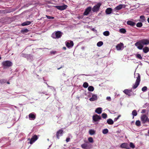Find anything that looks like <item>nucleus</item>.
Here are the masks:
<instances>
[{"mask_svg": "<svg viewBox=\"0 0 149 149\" xmlns=\"http://www.w3.org/2000/svg\"><path fill=\"white\" fill-rule=\"evenodd\" d=\"M141 120L143 123H145L146 122H149V118L146 115H143L141 116Z\"/></svg>", "mask_w": 149, "mask_h": 149, "instance_id": "0eeeda50", "label": "nucleus"}, {"mask_svg": "<svg viewBox=\"0 0 149 149\" xmlns=\"http://www.w3.org/2000/svg\"><path fill=\"white\" fill-rule=\"evenodd\" d=\"M103 35L106 36H109V32L108 31H106L103 33Z\"/></svg>", "mask_w": 149, "mask_h": 149, "instance_id": "c756f323", "label": "nucleus"}, {"mask_svg": "<svg viewBox=\"0 0 149 149\" xmlns=\"http://www.w3.org/2000/svg\"><path fill=\"white\" fill-rule=\"evenodd\" d=\"M7 83V84H10V83H9V81H8Z\"/></svg>", "mask_w": 149, "mask_h": 149, "instance_id": "5fc2aeb1", "label": "nucleus"}, {"mask_svg": "<svg viewBox=\"0 0 149 149\" xmlns=\"http://www.w3.org/2000/svg\"><path fill=\"white\" fill-rule=\"evenodd\" d=\"M51 54H55L56 53V52L52 51L51 52Z\"/></svg>", "mask_w": 149, "mask_h": 149, "instance_id": "de8ad7c7", "label": "nucleus"}, {"mask_svg": "<svg viewBox=\"0 0 149 149\" xmlns=\"http://www.w3.org/2000/svg\"><path fill=\"white\" fill-rule=\"evenodd\" d=\"M66 45L68 48L72 47L73 46L74 43L72 41H70V42H67L66 44Z\"/></svg>", "mask_w": 149, "mask_h": 149, "instance_id": "a211bd4d", "label": "nucleus"}, {"mask_svg": "<svg viewBox=\"0 0 149 149\" xmlns=\"http://www.w3.org/2000/svg\"><path fill=\"white\" fill-rule=\"evenodd\" d=\"M31 23V22L29 21H26L25 22H24L21 24L22 26H25L28 25H30Z\"/></svg>", "mask_w": 149, "mask_h": 149, "instance_id": "5701e85b", "label": "nucleus"}, {"mask_svg": "<svg viewBox=\"0 0 149 149\" xmlns=\"http://www.w3.org/2000/svg\"><path fill=\"white\" fill-rule=\"evenodd\" d=\"M120 116H121V115H119L117 117L115 118H114V121H117Z\"/></svg>", "mask_w": 149, "mask_h": 149, "instance_id": "a18cd8bd", "label": "nucleus"}, {"mask_svg": "<svg viewBox=\"0 0 149 149\" xmlns=\"http://www.w3.org/2000/svg\"><path fill=\"white\" fill-rule=\"evenodd\" d=\"M29 117L30 120H34L36 118V116L32 113H30L29 115Z\"/></svg>", "mask_w": 149, "mask_h": 149, "instance_id": "aec40b11", "label": "nucleus"}, {"mask_svg": "<svg viewBox=\"0 0 149 149\" xmlns=\"http://www.w3.org/2000/svg\"><path fill=\"white\" fill-rule=\"evenodd\" d=\"M102 118H106L107 117V115L106 113H103L102 114Z\"/></svg>", "mask_w": 149, "mask_h": 149, "instance_id": "ea45409f", "label": "nucleus"}, {"mask_svg": "<svg viewBox=\"0 0 149 149\" xmlns=\"http://www.w3.org/2000/svg\"><path fill=\"white\" fill-rule=\"evenodd\" d=\"M120 147L121 148H125L127 149H130V147L128 144L126 143H122L120 145Z\"/></svg>", "mask_w": 149, "mask_h": 149, "instance_id": "2eb2a0df", "label": "nucleus"}, {"mask_svg": "<svg viewBox=\"0 0 149 149\" xmlns=\"http://www.w3.org/2000/svg\"><path fill=\"white\" fill-rule=\"evenodd\" d=\"M107 123L108 124L110 125H111L113 124L114 122L113 120L111 118L108 119L107 120Z\"/></svg>", "mask_w": 149, "mask_h": 149, "instance_id": "393cba45", "label": "nucleus"}, {"mask_svg": "<svg viewBox=\"0 0 149 149\" xmlns=\"http://www.w3.org/2000/svg\"><path fill=\"white\" fill-rule=\"evenodd\" d=\"M63 133V131L62 130L60 129L56 133V136L57 139H59L60 136H61Z\"/></svg>", "mask_w": 149, "mask_h": 149, "instance_id": "f8f14e48", "label": "nucleus"}, {"mask_svg": "<svg viewBox=\"0 0 149 149\" xmlns=\"http://www.w3.org/2000/svg\"><path fill=\"white\" fill-rule=\"evenodd\" d=\"M62 35V33L59 31H56L55 33H53L52 34V37L53 38H60Z\"/></svg>", "mask_w": 149, "mask_h": 149, "instance_id": "7ed1b4c3", "label": "nucleus"}, {"mask_svg": "<svg viewBox=\"0 0 149 149\" xmlns=\"http://www.w3.org/2000/svg\"><path fill=\"white\" fill-rule=\"evenodd\" d=\"M101 5V3H98L96 5L93 6L92 8V10L93 12H97L99 10L100 7Z\"/></svg>", "mask_w": 149, "mask_h": 149, "instance_id": "39448f33", "label": "nucleus"}, {"mask_svg": "<svg viewBox=\"0 0 149 149\" xmlns=\"http://www.w3.org/2000/svg\"><path fill=\"white\" fill-rule=\"evenodd\" d=\"M88 141L89 142L93 143V138L92 137H90L88 139Z\"/></svg>", "mask_w": 149, "mask_h": 149, "instance_id": "58836bf2", "label": "nucleus"}, {"mask_svg": "<svg viewBox=\"0 0 149 149\" xmlns=\"http://www.w3.org/2000/svg\"><path fill=\"white\" fill-rule=\"evenodd\" d=\"M123 92L127 95L130 96L132 95L131 93L132 92V90L127 89H125L124 90Z\"/></svg>", "mask_w": 149, "mask_h": 149, "instance_id": "4468645a", "label": "nucleus"}, {"mask_svg": "<svg viewBox=\"0 0 149 149\" xmlns=\"http://www.w3.org/2000/svg\"><path fill=\"white\" fill-rule=\"evenodd\" d=\"M70 138H67L66 139V141L67 142H68L70 141Z\"/></svg>", "mask_w": 149, "mask_h": 149, "instance_id": "49530a36", "label": "nucleus"}, {"mask_svg": "<svg viewBox=\"0 0 149 149\" xmlns=\"http://www.w3.org/2000/svg\"><path fill=\"white\" fill-rule=\"evenodd\" d=\"M81 147L83 149H91L92 146L86 141L85 143L81 144Z\"/></svg>", "mask_w": 149, "mask_h": 149, "instance_id": "f03ea898", "label": "nucleus"}, {"mask_svg": "<svg viewBox=\"0 0 149 149\" xmlns=\"http://www.w3.org/2000/svg\"><path fill=\"white\" fill-rule=\"evenodd\" d=\"M143 45H148L149 44V40L146 39H143L141 40Z\"/></svg>", "mask_w": 149, "mask_h": 149, "instance_id": "dca6fc26", "label": "nucleus"}, {"mask_svg": "<svg viewBox=\"0 0 149 149\" xmlns=\"http://www.w3.org/2000/svg\"><path fill=\"white\" fill-rule=\"evenodd\" d=\"M147 87L146 86H145L142 88V91L143 92H145L147 91Z\"/></svg>", "mask_w": 149, "mask_h": 149, "instance_id": "a19ab883", "label": "nucleus"}, {"mask_svg": "<svg viewBox=\"0 0 149 149\" xmlns=\"http://www.w3.org/2000/svg\"><path fill=\"white\" fill-rule=\"evenodd\" d=\"M108 130L107 129H104L102 131V133L104 134H106L108 132Z\"/></svg>", "mask_w": 149, "mask_h": 149, "instance_id": "e433bc0d", "label": "nucleus"}, {"mask_svg": "<svg viewBox=\"0 0 149 149\" xmlns=\"http://www.w3.org/2000/svg\"><path fill=\"white\" fill-rule=\"evenodd\" d=\"M142 25L143 24L140 22L137 23L136 24V26L138 27H141Z\"/></svg>", "mask_w": 149, "mask_h": 149, "instance_id": "72a5a7b5", "label": "nucleus"}, {"mask_svg": "<svg viewBox=\"0 0 149 149\" xmlns=\"http://www.w3.org/2000/svg\"><path fill=\"white\" fill-rule=\"evenodd\" d=\"M88 90L90 91H93L94 90V88L92 86H90L88 88Z\"/></svg>", "mask_w": 149, "mask_h": 149, "instance_id": "cd10ccee", "label": "nucleus"}, {"mask_svg": "<svg viewBox=\"0 0 149 149\" xmlns=\"http://www.w3.org/2000/svg\"><path fill=\"white\" fill-rule=\"evenodd\" d=\"M83 86L84 88H87L88 86V84L87 82H85L83 84Z\"/></svg>", "mask_w": 149, "mask_h": 149, "instance_id": "c9c22d12", "label": "nucleus"}, {"mask_svg": "<svg viewBox=\"0 0 149 149\" xmlns=\"http://www.w3.org/2000/svg\"><path fill=\"white\" fill-rule=\"evenodd\" d=\"M92 10V7L91 6L88 7L86 8L83 13L84 15L86 16L88 15Z\"/></svg>", "mask_w": 149, "mask_h": 149, "instance_id": "6e6552de", "label": "nucleus"}, {"mask_svg": "<svg viewBox=\"0 0 149 149\" xmlns=\"http://www.w3.org/2000/svg\"><path fill=\"white\" fill-rule=\"evenodd\" d=\"M148 134H149V130H148Z\"/></svg>", "mask_w": 149, "mask_h": 149, "instance_id": "6e6d98bb", "label": "nucleus"}, {"mask_svg": "<svg viewBox=\"0 0 149 149\" xmlns=\"http://www.w3.org/2000/svg\"><path fill=\"white\" fill-rule=\"evenodd\" d=\"M102 109L100 107H98L95 110V112L98 114L101 113Z\"/></svg>", "mask_w": 149, "mask_h": 149, "instance_id": "4be33fe9", "label": "nucleus"}, {"mask_svg": "<svg viewBox=\"0 0 149 149\" xmlns=\"http://www.w3.org/2000/svg\"><path fill=\"white\" fill-rule=\"evenodd\" d=\"M120 33H125L126 32V30L123 28H122L120 29Z\"/></svg>", "mask_w": 149, "mask_h": 149, "instance_id": "4c0bfd02", "label": "nucleus"}, {"mask_svg": "<svg viewBox=\"0 0 149 149\" xmlns=\"http://www.w3.org/2000/svg\"><path fill=\"white\" fill-rule=\"evenodd\" d=\"M38 138L36 135H34L32 136V137L31 139L30 142V143L31 144H32L33 143L35 142L36 140H37Z\"/></svg>", "mask_w": 149, "mask_h": 149, "instance_id": "ddd939ff", "label": "nucleus"}, {"mask_svg": "<svg viewBox=\"0 0 149 149\" xmlns=\"http://www.w3.org/2000/svg\"><path fill=\"white\" fill-rule=\"evenodd\" d=\"M112 10V9L111 8H108L105 10V13L107 14H110L111 13Z\"/></svg>", "mask_w": 149, "mask_h": 149, "instance_id": "6ab92c4d", "label": "nucleus"}, {"mask_svg": "<svg viewBox=\"0 0 149 149\" xmlns=\"http://www.w3.org/2000/svg\"><path fill=\"white\" fill-rule=\"evenodd\" d=\"M68 6L65 4H64L63 6H56L55 7L58 10H65L67 8Z\"/></svg>", "mask_w": 149, "mask_h": 149, "instance_id": "9d476101", "label": "nucleus"}, {"mask_svg": "<svg viewBox=\"0 0 149 149\" xmlns=\"http://www.w3.org/2000/svg\"><path fill=\"white\" fill-rule=\"evenodd\" d=\"M148 11H149V8H148Z\"/></svg>", "mask_w": 149, "mask_h": 149, "instance_id": "4d7b16f0", "label": "nucleus"}, {"mask_svg": "<svg viewBox=\"0 0 149 149\" xmlns=\"http://www.w3.org/2000/svg\"><path fill=\"white\" fill-rule=\"evenodd\" d=\"M146 112V110L145 109H143L142 111V113H145Z\"/></svg>", "mask_w": 149, "mask_h": 149, "instance_id": "09e8293b", "label": "nucleus"}, {"mask_svg": "<svg viewBox=\"0 0 149 149\" xmlns=\"http://www.w3.org/2000/svg\"><path fill=\"white\" fill-rule=\"evenodd\" d=\"M123 46V43L120 42L116 46V48L118 50H122L124 48Z\"/></svg>", "mask_w": 149, "mask_h": 149, "instance_id": "9b49d317", "label": "nucleus"}, {"mask_svg": "<svg viewBox=\"0 0 149 149\" xmlns=\"http://www.w3.org/2000/svg\"><path fill=\"white\" fill-rule=\"evenodd\" d=\"M125 6L124 5L121 4L115 7V9L116 10H119L122 9L123 8H125Z\"/></svg>", "mask_w": 149, "mask_h": 149, "instance_id": "f3484780", "label": "nucleus"}, {"mask_svg": "<svg viewBox=\"0 0 149 149\" xmlns=\"http://www.w3.org/2000/svg\"><path fill=\"white\" fill-rule=\"evenodd\" d=\"M97 99V95H92V97L90 98L89 100L91 101H93L96 100Z\"/></svg>", "mask_w": 149, "mask_h": 149, "instance_id": "412c9836", "label": "nucleus"}, {"mask_svg": "<svg viewBox=\"0 0 149 149\" xmlns=\"http://www.w3.org/2000/svg\"><path fill=\"white\" fill-rule=\"evenodd\" d=\"M62 68V66H61V67H60V68H57V69H58V70H59L60 69H61V68Z\"/></svg>", "mask_w": 149, "mask_h": 149, "instance_id": "603ef678", "label": "nucleus"}, {"mask_svg": "<svg viewBox=\"0 0 149 149\" xmlns=\"http://www.w3.org/2000/svg\"><path fill=\"white\" fill-rule=\"evenodd\" d=\"M101 119V117L97 114H95L93 116V120L95 122L98 121Z\"/></svg>", "mask_w": 149, "mask_h": 149, "instance_id": "1a4fd4ad", "label": "nucleus"}, {"mask_svg": "<svg viewBox=\"0 0 149 149\" xmlns=\"http://www.w3.org/2000/svg\"><path fill=\"white\" fill-rule=\"evenodd\" d=\"M132 114L133 116H136L137 114V113L136 110H134L132 111Z\"/></svg>", "mask_w": 149, "mask_h": 149, "instance_id": "473e14b6", "label": "nucleus"}, {"mask_svg": "<svg viewBox=\"0 0 149 149\" xmlns=\"http://www.w3.org/2000/svg\"><path fill=\"white\" fill-rule=\"evenodd\" d=\"M63 49L64 50H65L66 49V48L65 47H63Z\"/></svg>", "mask_w": 149, "mask_h": 149, "instance_id": "3c124183", "label": "nucleus"}, {"mask_svg": "<svg viewBox=\"0 0 149 149\" xmlns=\"http://www.w3.org/2000/svg\"><path fill=\"white\" fill-rule=\"evenodd\" d=\"M130 147L132 148H135V146L134 144L132 142L130 143Z\"/></svg>", "mask_w": 149, "mask_h": 149, "instance_id": "79ce46f5", "label": "nucleus"}, {"mask_svg": "<svg viewBox=\"0 0 149 149\" xmlns=\"http://www.w3.org/2000/svg\"><path fill=\"white\" fill-rule=\"evenodd\" d=\"M134 77L136 78V79L134 84L132 87L134 89H135L137 88L141 81V76L139 73H136L135 74Z\"/></svg>", "mask_w": 149, "mask_h": 149, "instance_id": "f257e3e1", "label": "nucleus"}, {"mask_svg": "<svg viewBox=\"0 0 149 149\" xmlns=\"http://www.w3.org/2000/svg\"><path fill=\"white\" fill-rule=\"evenodd\" d=\"M135 125L137 126H140L141 125V122L139 120H137L135 123Z\"/></svg>", "mask_w": 149, "mask_h": 149, "instance_id": "2f4dec72", "label": "nucleus"}, {"mask_svg": "<svg viewBox=\"0 0 149 149\" xmlns=\"http://www.w3.org/2000/svg\"><path fill=\"white\" fill-rule=\"evenodd\" d=\"M89 134L91 135H93L95 133V132L94 130H90L89 131Z\"/></svg>", "mask_w": 149, "mask_h": 149, "instance_id": "7c9ffc66", "label": "nucleus"}, {"mask_svg": "<svg viewBox=\"0 0 149 149\" xmlns=\"http://www.w3.org/2000/svg\"><path fill=\"white\" fill-rule=\"evenodd\" d=\"M29 31V30L27 29H23L21 31V32L23 33H27Z\"/></svg>", "mask_w": 149, "mask_h": 149, "instance_id": "a878e982", "label": "nucleus"}, {"mask_svg": "<svg viewBox=\"0 0 149 149\" xmlns=\"http://www.w3.org/2000/svg\"><path fill=\"white\" fill-rule=\"evenodd\" d=\"M143 52L145 53H147L148 52V51H149V49L148 48V47H145L143 49Z\"/></svg>", "mask_w": 149, "mask_h": 149, "instance_id": "bb28decb", "label": "nucleus"}, {"mask_svg": "<svg viewBox=\"0 0 149 149\" xmlns=\"http://www.w3.org/2000/svg\"><path fill=\"white\" fill-rule=\"evenodd\" d=\"M45 16L48 19H54V17H53L49 16L47 15H46Z\"/></svg>", "mask_w": 149, "mask_h": 149, "instance_id": "37998d69", "label": "nucleus"}, {"mask_svg": "<svg viewBox=\"0 0 149 149\" xmlns=\"http://www.w3.org/2000/svg\"><path fill=\"white\" fill-rule=\"evenodd\" d=\"M103 44V42L102 41H99L97 43V46L98 47H100L102 46Z\"/></svg>", "mask_w": 149, "mask_h": 149, "instance_id": "f704fd0d", "label": "nucleus"}, {"mask_svg": "<svg viewBox=\"0 0 149 149\" xmlns=\"http://www.w3.org/2000/svg\"><path fill=\"white\" fill-rule=\"evenodd\" d=\"M135 45L137 47V48L140 50L142 49L143 47V45L142 43V42L141 40H139V41L136 42L135 44Z\"/></svg>", "mask_w": 149, "mask_h": 149, "instance_id": "423d86ee", "label": "nucleus"}, {"mask_svg": "<svg viewBox=\"0 0 149 149\" xmlns=\"http://www.w3.org/2000/svg\"><path fill=\"white\" fill-rule=\"evenodd\" d=\"M140 19H142L143 20L142 22H143L145 20V16L143 15H141L140 16Z\"/></svg>", "mask_w": 149, "mask_h": 149, "instance_id": "c03bdc74", "label": "nucleus"}, {"mask_svg": "<svg viewBox=\"0 0 149 149\" xmlns=\"http://www.w3.org/2000/svg\"><path fill=\"white\" fill-rule=\"evenodd\" d=\"M147 20L148 22L149 23V17L148 18Z\"/></svg>", "mask_w": 149, "mask_h": 149, "instance_id": "864d4df0", "label": "nucleus"}, {"mask_svg": "<svg viewBox=\"0 0 149 149\" xmlns=\"http://www.w3.org/2000/svg\"><path fill=\"white\" fill-rule=\"evenodd\" d=\"M136 56L137 58L140 60H142L143 59V58L141 56V55L139 54H136Z\"/></svg>", "mask_w": 149, "mask_h": 149, "instance_id": "c85d7f7f", "label": "nucleus"}, {"mask_svg": "<svg viewBox=\"0 0 149 149\" xmlns=\"http://www.w3.org/2000/svg\"><path fill=\"white\" fill-rule=\"evenodd\" d=\"M107 100H111V97H107Z\"/></svg>", "mask_w": 149, "mask_h": 149, "instance_id": "8fccbe9b", "label": "nucleus"}, {"mask_svg": "<svg viewBox=\"0 0 149 149\" xmlns=\"http://www.w3.org/2000/svg\"><path fill=\"white\" fill-rule=\"evenodd\" d=\"M127 24L130 25L131 26H134L136 24L135 22L131 21H127Z\"/></svg>", "mask_w": 149, "mask_h": 149, "instance_id": "b1692460", "label": "nucleus"}, {"mask_svg": "<svg viewBox=\"0 0 149 149\" xmlns=\"http://www.w3.org/2000/svg\"><path fill=\"white\" fill-rule=\"evenodd\" d=\"M2 65L3 66L4 68L6 67H9L12 65L13 64L12 62L9 61H4L2 63Z\"/></svg>", "mask_w": 149, "mask_h": 149, "instance_id": "20e7f679", "label": "nucleus"}]
</instances>
